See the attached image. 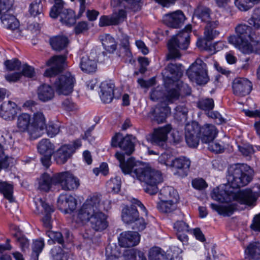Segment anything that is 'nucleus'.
Segmentation results:
<instances>
[{"label": "nucleus", "mask_w": 260, "mask_h": 260, "mask_svg": "<svg viewBox=\"0 0 260 260\" xmlns=\"http://www.w3.org/2000/svg\"><path fill=\"white\" fill-rule=\"evenodd\" d=\"M16 107V104L11 101L3 103L0 108V116L5 120L13 119L17 114Z\"/></svg>", "instance_id": "nucleus-27"}, {"label": "nucleus", "mask_w": 260, "mask_h": 260, "mask_svg": "<svg viewBox=\"0 0 260 260\" xmlns=\"http://www.w3.org/2000/svg\"><path fill=\"white\" fill-rule=\"evenodd\" d=\"M236 35L228 37L230 44L234 45L244 54L253 51L250 42L253 41L254 32L251 26L245 24H239L235 27Z\"/></svg>", "instance_id": "nucleus-4"}, {"label": "nucleus", "mask_w": 260, "mask_h": 260, "mask_svg": "<svg viewBox=\"0 0 260 260\" xmlns=\"http://www.w3.org/2000/svg\"><path fill=\"white\" fill-rule=\"evenodd\" d=\"M38 150L41 154H53L55 146L49 139H44L38 144Z\"/></svg>", "instance_id": "nucleus-41"}, {"label": "nucleus", "mask_w": 260, "mask_h": 260, "mask_svg": "<svg viewBox=\"0 0 260 260\" xmlns=\"http://www.w3.org/2000/svg\"><path fill=\"white\" fill-rule=\"evenodd\" d=\"M54 180L65 191H73L80 186L79 179L69 171L60 172L54 175Z\"/></svg>", "instance_id": "nucleus-12"}, {"label": "nucleus", "mask_w": 260, "mask_h": 260, "mask_svg": "<svg viewBox=\"0 0 260 260\" xmlns=\"http://www.w3.org/2000/svg\"><path fill=\"white\" fill-rule=\"evenodd\" d=\"M138 210L134 205L126 206L122 210V219L126 224H132L134 220L138 218Z\"/></svg>", "instance_id": "nucleus-32"}, {"label": "nucleus", "mask_w": 260, "mask_h": 260, "mask_svg": "<svg viewBox=\"0 0 260 260\" xmlns=\"http://www.w3.org/2000/svg\"><path fill=\"white\" fill-rule=\"evenodd\" d=\"M176 203L167 200H160V202L157 203V208L161 212L170 213L176 209Z\"/></svg>", "instance_id": "nucleus-44"}, {"label": "nucleus", "mask_w": 260, "mask_h": 260, "mask_svg": "<svg viewBox=\"0 0 260 260\" xmlns=\"http://www.w3.org/2000/svg\"><path fill=\"white\" fill-rule=\"evenodd\" d=\"M46 126V119L43 112L38 111L34 113L31 119L29 135L36 139L41 136V132Z\"/></svg>", "instance_id": "nucleus-14"}, {"label": "nucleus", "mask_w": 260, "mask_h": 260, "mask_svg": "<svg viewBox=\"0 0 260 260\" xmlns=\"http://www.w3.org/2000/svg\"><path fill=\"white\" fill-rule=\"evenodd\" d=\"M137 179L146 185L144 190L151 195L157 192L158 190L157 184L162 181L161 174L159 171L144 165Z\"/></svg>", "instance_id": "nucleus-8"}, {"label": "nucleus", "mask_w": 260, "mask_h": 260, "mask_svg": "<svg viewBox=\"0 0 260 260\" xmlns=\"http://www.w3.org/2000/svg\"><path fill=\"white\" fill-rule=\"evenodd\" d=\"M46 235L50 238L48 241L50 244H53L55 242L60 244L63 243L64 240L61 233L49 230L46 232Z\"/></svg>", "instance_id": "nucleus-48"}, {"label": "nucleus", "mask_w": 260, "mask_h": 260, "mask_svg": "<svg viewBox=\"0 0 260 260\" xmlns=\"http://www.w3.org/2000/svg\"><path fill=\"white\" fill-rule=\"evenodd\" d=\"M190 161L185 157L176 158L172 161L171 166L177 170L175 174L183 177L187 175Z\"/></svg>", "instance_id": "nucleus-25"}, {"label": "nucleus", "mask_w": 260, "mask_h": 260, "mask_svg": "<svg viewBox=\"0 0 260 260\" xmlns=\"http://www.w3.org/2000/svg\"><path fill=\"white\" fill-rule=\"evenodd\" d=\"M98 58L96 53L91 51L89 54L83 56L80 60V68L81 70L86 73L95 72L97 69Z\"/></svg>", "instance_id": "nucleus-21"}, {"label": "nucleus", "mask_w": 260, "mask_h": 260, "mask_svg": "<svg viewBox=\"0 0 260 260\" xmlns=\"http://www.w3.org/2000/svg\"><path fill=\"white\" fill-rule=\"evenodd\" d=\"M185 140L190 147L195 148L199 145L200 135V125L198 122H192L186 124L185 132Z\"/></svg>", "instance_id": "nucleus-17"}, {"label": "nucleus", "mask_w": 260, "mask_h": 260, "mask_svg": "<svg viewBox=\"0 0 260 260\" xmlns=\"http://www.w3.org/2000/svg\"><path fill=\"white\" fill-rule=\"evenodd\" d=\"M67 195H60L58 199V207L61 210H63L66 213H69L68 209V204L66 200Z\"/></svg>", "instance_id": "nucleus-61"}, {"label": "nucleus", "mask_w": 260, "mask_h": 260, "mask_svg": "<svg viewBox=\"0 0 260 260\" xmlns=\"http://www.w3.org/2000/svg\"><path fill=\"white\" fill-rule=\"evenodd\" d=\"M206 143L208 144V149L216 153H222L224 150V145L222 143L221 144L219 142L211 140Z\"/></svg>", "instance_id": "nucleus-53"}, {"label": "nucleus", "mask_w": 260, "mask_h": 260, "mask_svg": "<svg viewBox=\"0 0 260 260\" xmlns=\"http://www.w3.org/2000/svg\"><path fill=\"white\" fill-rule=\"evenodd\" d=\"M58 16L60 17V21L67 25L71 26L76 22L75 13L71 9H64L59 12Z\"/></svg>", "instance_id": "nucleus-38"}, {"label": "nucleus", "mask_w": 260, "mask_h": 260, "mask_svg": "<svg viewBox=\"0 0 260 260\" xmlns=\"http://www.w3.org/2000/svg\"><path fill=\"white\" fill-rule=\"evenodd\" d=\"M38 204L42 207L44 211V216L42 219L44 226L46 228L50 229L51 228V214L54 212L53 208L41 199L39 200Z\"/></svg>", "instance_id": "nucleus-33"}, {"label": "nucleus", "mask_w": 260, "mask_h": 260, "mask_svg": "<svg viewBox=\"0 0 260 260\" xmlns=\"http://www.w3.org/2000/svg\"><path fill=\"white\" fill-rule=\"evenodd\" d=\"M47 134L48 136L53 137L59 132V126L52 122H49L47 125H46Z\"/></svg>", "instance_id": "nucleus-56"}, {"label": "nucleus", "mask_w": 260, "mask_h": 260, "mask_svg": "<svg viewBox=\"0 0 260 260\" xmlns=\"http://www.w3.org/2000/svg\"><path fill=\"white\" fill-rule=\"evenodd\" d=\"M185 16L181 11L178 10L166 14L163 17L164 22L172 28H179L183 24Z\"/></svg>", "instance_id": "nucleus-23"}, {"label": "nucleus", "mask_w": 260, "mask_h": 260, "mask_svg": "<svg viewBox=\"0 0 260 260\" xmlns=\"http://www.w3.org/2000/svg\"><path fill=\"white\" fill-rule=\"evenodd\" d=\"M162 74L164 79L172 81L178 80L182 75L179 67L173 63L169 64Z\"/></svg>", "instance_id": "nucleus-29"}, {"label": "nucleus", "mask_w": 260, "mask_h": 260, "mask_svg": "<svg viewBox=\"0 0 260 260\" xmlns=\"http://www.w3.org/2000/svg\"><path fill=\"white\" fill-rule=\"evenodd\" d=\"M5 65L7 70L9 71L19 70L21 67V62L17 59L7 60L5 62Z\"/></svg>", "instance_id": "nucleus-55"}, {"label": "nucleus", "mask_w": 260, "mask_h": 260, "mask_svg": "<svg viewBox=\"0 0 260 260\" xmlns=\"http://www.w3.org/2000/svg\"><path fill=\"white\" fill-rule=\"evenodd\" d=\"M120 45L122 48L124 50L125 54L127 55H129L131 54V52L129 51V43L128 36L126 35L122 36Z\"/></svg>", "instance_id": "nucleus-63"}, {"label": "nucleus", "mask_w": 260, "mask_h": 260, "mask_svg": "<svg viewBox=\"0 0 260 260\" xmlns=\"http://www.w3.org/2000/svg\"><path fill=\"white\" fill-rule=\"evenodd\" d=\"M43 6L41 0L33 2L30 5L29 12L31 15L36 17L38 15L39 18L43 16Z\"/></svg>", "instance_id": "nucleus-46"}, {"label": "nucleus", "mask_w": 260, "mask_h": 260, "mask_svg": "<svg viewBox=\"0 0 260 260\" xmlns=\"http://www.w3.org/2000/svg\"><path fill=\"white\" fill-rule=\"evenodd\" d=\"M115 156L119 161V167L124 174H129L134 178H138L144 166L143 164L136 161L133 157L125 161L124 156L121 152H116Z\"/></svg>", "instance_id": "nucleus-10"}, {"label": "nucleus", "mask_w": 260, "mask_h": 260, "mask_svg": "<svg viewBox=\"0 0 260 260\" xmlns=\"http://www.w3.org/2000/svg\"><path fill=\"white\" fill-rule=\"evenodd\" d=\"M207 114L208 117L215 119V122L218 124L225 122L224 119L221 116L220 113L217 111H209Z\"/></svg>", "instance_id": "nucleus-62"}, {"label": "nucleus", "mask_w": 260, "mask_h": 260, "mask_svg": "<svg viewBox=\"0 0 260 260\" xmlns=\"http://www.w3.org/2000/svg\"><path fill=\"white\" fill-rule=\"evenodd\" d=\"M186 74L191 81L199 85L206 84L208 81L206 64L200 59L191 64Z\"/></svg>", "instance_id": "nucleus-11"}, {"label": "nucleus", "mask_w": 260, "mask_h": 260, "mask_svg": "<svg viewBox=\"0 0 260 260\" xmlns=\"http://www.w3.org/2000/svg\"><path fill=\"white\" fill-rule=\"evenodd\" d=\"M132 137V135L123 137L121 134L116 133L112 138L111 145L114 147H119L126 154L131 155L135 150Z\"/></svg>", "instance_id": "nucleus-13"}, {"label": "nucleus", "mask_w": 260, "mask_h": 260, "mask_svg": "<svg viewBox=\"0 0 260 260\" xmlns=\"http://www.w3.org/2000/svg\"><path fill=\"white\" fill-rule=\"evenodd\" d=\"M198 107L203 110L209 112L214 107V101L211 98L201 99L198 103Z\"/></svg>", "instance_id": "nucleus-51"}, {"label": "nucleus", "mask_w": 260, "mask_h": 260, "mask_svg": "<svg viewBox=\"0 0 260 260\" xmlns=\"http://www.w3.org/2000/svg\"><path fill=\"white\" fill-rule=\"evenodd\" d=\"M191 26L187 25L185 28L178 34L173 36L168 42L169 52L167 59H176L180 58V50L187 49L190 43L189 33L191 31Z\"/></svg>", "instance_id": "nucleus-6"}, {"label": "nucleus", "mask_w": 260, "mask_h": 260, "mask_svg": "<svg viewBox=\"0 0 260 260\" xmlns=\"http://www.w3.org/2000/svg\"><path fill=\"white\" fill-rule=\"evenodd\" d=\"M121 184V178L119 176H116L107 182V186L114 192H118L120 189Z\"/></svg>", "instance_id": "nucleus-52"}, {"label": "nucleus", "mask_w": 260, "mask_h": 260, "mask_svg": "<svg viewBox=\"0 0 260 260\" xmlns=\"http://www.w3.org/2000/svg\"><path fill=\"white\" fill-rule=\"evenodd\" d=\"M44 246V242L43 239H39L34 241L32 244V257L38 259L39 254L41 252Z\"/></svg>", "instance_id": "nucleus-49"}, {"label": "nucleus", "mask_w": 260, "mask_h": 260, "mask_svg": "<svg viewBox=\"0 0 260 260\" xmlns=\"http://www.w3.org/2000/svg\"><path fill=\"white\" fill-rule=\"evenodd\" d=\"M13 187L12 185L6 182H0V192L3 194L5 198L10 202H13Z\"/></svg>", "instance_id": "nucleus-45"}, {"label": "nucleus", "mask_w": 260, "mask_h": 260, "mask_svg": "<svg viewBox=\"0 0 260 260\" xmlns=\"http://www.w3.org/2000/svg\"><path fill=\"white\" fill-rule=\"evenodd\" d=\"M31 116L29 114L23 113L20 114L17 118V127L21 132H27L29 134V129L31 125Z\"/></svg>", "instance_id": "nucleus-35"}, {"label": "nucleus", "mask_w": 260, "mask_h": 260, "mask_svg": "<svg viewBox=\"0 0 260 260\" xmlns=\"http://www.w3.org/2000/svg\"><path fill=\"white\" fill-rule=\"evenodd\" d=\"M234 4L236 7L241 11H248L252 7V5L250 4L247 0H234Z\"/></svg>", "instance_id": "nucleus-57"}, {"label": "nucleus", "mask_w": 260, "mask_h": 260, "mask_svg": "<svg viewBox=\"0 0 260 260\" xmlns=\"http://www.w3.org/2000/svg\"><path fill=\"white\" fill-rule=\"evenodd\" d=\"M170 113L171 109L168 105H158L153 111L152 120L158 124L163 123Z\"/></svg>", "instance_id": "nucleus-30"}, {"label": "nucleus", "mask_w": 260, "mask_h": 260, "mask_svg": "<svg viewBox=\"0 0 260 260\" xmlns=\"http://www.w3.org/2000/svg\"><path fill=\"white\" fill-rule=\"evenodd\" d=\"M172 127L171 124L159 127L154 129L151 136V142L152 144L163 147L168 140V135Z\"/></svg>", "instance_id": "nucleus-19"}, {"label": "nucleus", "mask_w": 260, "mask_h": 260, "mask_svg": "<svg viewBox=\"0 0 260 260\" xmlns=\"http://www.w3.org/2000/svg\"><path fill=\"white\" fill-rule=\"evenodd\" d=\"M66 56L55 55L47 61L46 64L51 66L47 69L44 75L51 78L50 82L52 83L54 89L58 94L67 95L71 93L75 82L74 77L69 72L56 77L55 76L61 72L64 66Z\"/></svg>", "instance_id": "nucleus-2"}, {"label": "nucleus", "mask_w": 260, "mask_h": 260, "mask_svg": "<svg viewBox=\"0 0 260 260\" xmlns=\"http://www.w3.org/2000/svg\"><path fill=\"white\" fill-rule=\"evenodd\" d=\"M21 73L22 74V76L23 75L27 78H32L36 74L35 69L27 64L23 65L22 72Z\"/></svg>", "instance_id": "nucleus-60"}, {"label": "nucleus", "mask_w": 260, "mask_h": 260, "mask_svg": "<svg viewBox=\"0 0 260 260\" xmlns=\"http://www.w3.org/2000/svg\"><path fill=\"white\" fill-rule=\"evenodd\" d=\"M37 95L39 100L43 102H46L54 98V91L50 85L43 84L38 87Z\"/></svg>", "instance_id": "nucleus-31"}, {"label": "nucleus", "mask_w": 260, "mask_h": 260, "mask_svg": "<svg viewBox=\"0 0 260 260\" xmlns=\"http://www.w3.org/2000/svg\"><path fill=\"white\" fill-rule=\"evenodd\" d=\"M118 241L121 247H134L139 243L140 236L139 234L136 232H124L120 234L118 238Z\"/></svg>", "instance_id": "nucleus-22"}, {"label": "nucleus", "mask_w": 260, "mask_h": 260, "mask_svg": "<svg viewBox=\"0 0 260 260\" xmlns=\"http://www.w3.org/2000/svg\"><path fill=\"white\" fill-rule=\"evenodd\" d=\"M125 17L126 13L123 10H120L118 13H114L110 16H102L100 19L99 26L117 25L122 22Z\"/></svg>", "instance_id": "nucleus-24"}, {"label": "nucleus", "mask_w": 260, "mask_h": 260, "mask_svg": "<svg viewBox=\"0 0 260 260\" xmlns=\"http://www.w3.org/2000/svg\"><path fill=\"white\" fill-rule=\"evenodd\" d=\"M219 23L217 21L209 22L207 23L205 28L204 39L199 40L197 41V46L205 50L208 49L207 43L206 41L213 40L219 34V31L215 29L218 25Z\"/></svg>", "instance_id": "nucleus-18"}, {"label": "nucleus", "mask_w": 260, "mask_h": 260, "mask_svg": "<svg viewBox=\"0 0 260 260\" xmlns=\"http://www.w3.org/2000/svg\"><path fill=\"white\" fill-rule=\"evenodd\" d=\"M52 48L57 51L64 49L69 43L68 38L64 36H57L52 37L49 40Z\"/></svg>", "instance_id": "nucleus-34"}, {"label": "nucleus", "mask_w": 260, "mask_h": 260, "mask_svg": "<svg viewBox=\"0 0 260 260\" xmlns=\"http://www.w3.org/2000/svg\"><path fill=\"white\" fill-rule=\"evenodd\" d=\"M54 5L50 10V16L53 18H56L58 16L59 12L64 9V3L62 0H54Z\"/></svg>", "instance_id": "nucleus-50"}, {"label": "nucleus", "mask_w": 260, "mask_h": 260, "mask_svg": "<svg viewBox=\"0 0 260 260\" xmlns=\"http://www.w3.org/2000/svg\"><path fill=\"white\" fill-rule=\"evenodd\" d=\"M81 141L76 140L73 143L61 145L53 152V158L56 164L63 165L72 157L77 149L81 146Z\"/></svg>", "instance_id": "nucleus-9"}, {"label": "nucleus", "mask_w": 260, "mask_h": 260, "mask_svg": "<svg viewBox=\"0 0 260 260\" xmlns=\"http://www.w3.org/2000/svg\"><path fill=\"white\" fill-rule=\"evenodd\" d=\"M132 224H133L132 229L139 231L144 230L146 226V222L143 218L139 217V215H138V218L132 222Z\"/></svg>", "instance_id": "nucleus-54"}, {"label": "nucleus", "mask_w": 260, "mask_h": 260, "mask_svg": "<svg viewBox=\"0 0 260 260\" xmlns=\"http://www.w3.org/2000/svg\"><path fill=\"white\" fill-rule=\"evenodd\" d=\"M245 252L249 260H259L260 259V242H253L250 243Z\"/></svg>", "instance_id": "nucleus-37"}, {"label": "nucleus", "mask_w": 260, "mask_h": 260, "mask_svg": "<svg viewBox=\"0 0 260 260\" xmlns=\"http://www.w3.org/2000/svg\"><path fill=\"white\" fill-rule=\"evenodd\" d=\"M54 175L51 176L47 173H44L39 180L38 188L45 191H48L52 184H57V182L54 180Z\"/></svg>", "instance_id": "nucleus-39"}, {"label": "nucleus", "mask_w": 260, "mask_h": 260, "mask_svg": "<svg viewBox=\"0 0 260 260\" xmlns=\"http://www.w3.org/2000/svg\"><path fill=\"white\" fill-rule=\"evenodd\" d=\"M128 260H147V259L142 251L137 249H133L129 252Z\"/></svg>", "instance_id": "nucleus-58"}, {"label": "nucleus", "mask_w": 260, "mask_h": 260, "mask_svg": "<svg viewBox=\"0 0 260 260\" xmlns=\"http://www.w3.org/2000/svg\"><path fill=\"white\" fill-rule=\"evenodd\" d=\"M100 40L105 49L110 52H113L116 49L117 44L115 39L109 34L100 36Z\"/></svg>", "instance_id": "nucleus-40"}, {"label": "nucleus", "mask_w": 260, "mask_h": 260, "mask_svg": "<svg viewBox=\"0 0 260 260\" xmlns=\"http://www.w3.org/2000/svg\"><path fill=\"white\" fill-rule=\"evenodd\" d=\"M101 196L93 194L90 196L78 210L76 215L77 222L88 221L90 227L95 231L101 232L108 226L107 216L103 210H106L101 203Z\"/></svg>", "instance_id": "nucleus-1"}, {"label": "nucleus", "mask_w": 260, "mask_h": 260, "mask_svg": "<svg viewBox=\"0 0 260 260\" xmlns=\"http://www.w3.org/2000/svg\"><path fill=\"white\" fill-rule=\"evenodd\" d=\"M232 87L235 95L245 96L250 93L252 85L251 82L247 79L238 78L233 81Z\"/></svg>", "instance_id": "nucleus-20"}, {"label": "nucleus", "mask_w": 260, "mask_h": 260, "mask_svg": "<svg viewBox=\"0 0 260 260\" xmlns=\"http://www.w3.org/2000/svg\"><path fill=\"white\" fill-rule=\"evenodd\" d=\"M210 10L206 7H199L196 11L197 16L200 18L203 21L211 22L209 21L210 16Z\"/></svg>", "instance_id": "nucleus-47"}, {"label": "nucleus", "mask_w": 260, "mask_h": 260, "mask_svg": "<svg viewBox=\"0 0 260 260\" xmlns=\"http://www.w3.org/2000/svg\"><path fill=\"white\" fill-rule=\"evenodd\" d=\"M217 134V129L215 126L212 124H206L202 127L200 126L201 139L204 143L214 140Z\"/></svg>", "instance_id": "nucleus-28"}, {"label": "nucleus", "mask_w": 260, "mask_h": 260, "mask_svg": "<svg viewBox=\"0 0 260 260\" xmlns=\"http://www.w3.org/2000/svg\"><path fill=\"white\" fill-rule=\"evenodd\" d=\"M149 260H170L165 252L160 248L155 247L151 248L148 253ZM172 259L171 258L170 260Z\"/></svg>", "instance_id": "nucleus-43"}, {"label": "nucleus", "mask_w": 260, "mask_h": 260, "mask_svg": "<svg viewBox=\"0 0 260 260\" xmlns=\"http://www.w3.org/2000/svg\"><path fill=\"white\" fill-rule=\"evenodd\" d=\"M114 84L108 81L103 82L100 85V98L105 103H110L114 97Z\"/></svg>", "instance_id": "nucleus-26"}, {"label": "nucleus", "mask_w": 260, "mask_h": 260, "mask_svg": "<svg viewBox=\"0 0 260 260\" xmlns=\"http://www.w3.org/2000/svg\"><path fill=\"white\" fill-rule=\"evenodd\" d=\"M176 88H172L168 89L164 93V100L173 103L177 100L180 94H189L191 89L188 85L181 81H179L176 85Z\"/></svg>", "instance_id": "nucleus-15"}, {"label": "nucleus", "mask_w": 260, "mask_h": 260, "mask_svg": "<svg viewBox=\"0 0 260 260\" xmlns=\"http://www.w3.org/2000/svg\"><path fill=\"white\" fill-rule=\"evenodd\" d=\"M211 208L216 211L219 214L224 216H229L234 212L236 208L232 204L218 205L213 203L210 204Z\"/></svg>", "instance_id": "nucleus-42"}, {"label": "nucleus", "mask_w": 260, "mask_h": 260, "mask_svg": "<svg viewBox=\"0 0 260 260\" xmlns=\"http://www.w3.org/2000/svg\"><path fill=\"white\" fill-rule=\"evenodd\" d=\"M11 7L6 11H4L0 14L1 20L3 24L9 29L13 31V36L17 38L21 36V31L19 29V23L16 17L10 13Z\"/></svg>", "instance_id": "nucleus-16"}, {"label": "nucleus", "mask_w": 260, "mask_h": 260, "mask_svg": "<svg viewBox=\"0 0 260 260\" xmlns=\"http://www.w3.org/2000/svg\"><path fill=\"white\" fill-rule=\"evenodd\" d=\"M174 228L178 233H187L189 231L188 225L182 220L176 222Z\"/></svg>", "instance_id": "nucleus-59"}, {"label": "nucleus", "mask_w": 260, "mask_h": 260, "mask_svg": "<svg viewBox=\"0 0 260 260\" xmlns=\"http://www.w3.org/2000/svg\"><path fill=\"white\" fill-rule=\"evenodd\" d=\"M257 191L246 189L237 192L231 191L229 192L224 189L216 188L213 190L211 197L213 200L220 202L236 201L241 204L252 206L260 195L259 186H257Z\"/></svg>", "instance_id": "nucleus-3"}, {"label": "nucleus", "mask_w": 260, "mask_h": 260, "mask_svg": "<svg viewBox=\"0 0 260 260\" xmlns=\"http://www.w3.org/2000/svg\"><path fill=\"white\" fill-rule=\"evenodd\" d=\"M253 171L244 164L231 165L228 170L226 178L231 187L238 188L247 185L252 180Z\"/></svg>", "instance_id": "nucleus-5"}, {"label": "nucleus", "mask_w": 260, "mask_h": 260, "mask_svg": "<svg viewBox=\"0 0 260 260\" xmlns=\"http://www.w3.org/2000/svg\"><path fill=\"white\" fill-rule=\"evenodd\" d=\"M89 28L87 22L81 21L79 22L75 27L74 30L76 34H80L87 31Z\"/></svg>", "instance_id": "nucleus-64"}, {"label": "nucleus", "mask_w": 260, "mask_h": 260, "mask_svg": "<svg viewBox=\"0 0 260 260\" xmlns=\"http://www.w3.org/2000/svg\"><path fill=\"white\" fill-rule=\"evenodd\" d=\"M191 26L187 25L185 28L178 34L173 36L168 42L169 52L167 59H176L180 58V50L187 49L190 43L189 33L191 31Z\"/></svg>", "instance_id": "nucleus-7"}, {"label": "nucleus", "mask_w": 260, "mask_h": 260, "mask_svg": "<svg viewBox=\"0 0 260 260\" xmlns=\"http://www.w3.org/2000/svg\"><path fill=\"white\" fill-rule=\"evenodd\" d=\"M160 200H167L172 203H177L179 199L177 191L170 186L162 188L160 191Z\"/></svg>", "instance_id": "nucleus-36"}]
</instances>
